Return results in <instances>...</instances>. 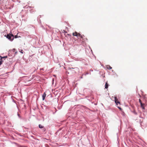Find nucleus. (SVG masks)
<instances>
[{
	"mask_svg": "<svg viewBox=\"0 0 147 147\" xmlns=\"http://www.w3.org/2000/svg\"><path fill=\"white\" fill-rule=\"evenodd\" d=\"M6 37L11 41H12L14 38V36L12 34H8Z\"/></svg>",
	"mask_w": 147,
	"mask_h": 147,
	"instance_id": "1",
	"label": "nucleus"
},
{
	"mask_svg": "<svg viewBox=\"0 0 147 147\" xmlns=\"http://www.w3.org/2000/svg\"><path fill=\"white\" fill-rule=\"evenodd\" d=\"M115 102L116 103V104H117V105H118V104H120V102L118 101L117 98L116 97H115Z\"/></svg>",
	"mask_w": 147,
	"mask_h": 147,
	"instance_id": "2",
	"label": "nucleus"
},
{
	"mask_svg": "<svg viewBox=\"0 0 147 147\" xmlns=\"http://www.w3.org/2000/svg\"><path fill=\"white\" fill-rule=\"evenodd\" d=\"M79 33H78L77 32H75L73 33V36H76L78 37L79 36Z\"/></svg>",
	"mask_w": 147,
	"mask_h": 147,
	"instance_id": "3",
	"label": "nucleus"
},
{
	"mask_svg": "<svg viewBox=\"0 0 147 147\" xmlns=\"http://www.w3.org/2000/svg\"><path fill=\"white\" fill-rule=\"evenodd\" d=\"M141 107L143 109H145V104L144 103H143L140 105Z\"/></svg>",
	"mask_w": 147,
	"mask_h": 147,
	"instance_id": "4",
	"label": "nucleus"
},
{
	"mask_svg": "<svg viewBox=\"0 0 147 147\" xmlns=\"http://www.w3.org/2000/svg\"><path fill=\"white\" fill-rule=\"evenodd\" d=\"M46 96V94L45 92L44 93L42 96V100H45V97Z\"/></svg>",
	"mask_w": 147,
	"mask_h": 147,
	"instance_id": "5",
	"label": "nucleus"
},
{
	"mask_svg": "<svg viewBox=\"0 0 147 147\" xmlns=\"http://www.w3.org/2000/svg\"><path fill=\"white\" fill-rule=\"evenodd\" d=\"M106 68L109 69H112V67L109 65H107L106 66Z\"/></svg>",
	"mask_w": 147,
	"mask_h": 147,
	"instance_id": "6",
	"label": "nucleus"
},
{
	"mask_svg": "<svg viewBox=\"0 0 147 147\" xmlns=\"http://www.w3.org/2000/svg\"><path fill=\"white\" fill-rule=\"evenodd\" d=\"M108 87V84L107 82H106L105 85V88L107 89Z\"/></svg>",
	"mask_w": 147,
	"mask_h": 147,
	"instance_id": "7",
	"label": "nucleus"
},
{
	"mask_svg": "<svg viewBox=\"0 0 147 147\" xmlns=\"http://www.w3.org/2000/svg\"><path fill=\"white\" fill-rule=\"evenodd\" d=\"M7 56H4V57H2L1 56H0V57L1 58V59H3V58H7Z\"/></svg>",
	"mask_w": 147,
	"mask_h": 147,
	"instance_id": "8",
	"label": "nucleus"
},
{
	"mask_svg": "<svg viewBox=\"0 0 147 147\" xmlns=\"http://www.w3.org/2000/svg\"><path fill=\"white\" fill-rule=\"evenodd\" d=\"M0 66L2 64L3 61L2 59H0Z\"/></svg>",
	"mask_w": 147,
	"mask_h": 147,
	"instance_id": "9",
	"label": "nucleus"
},
{
	"mask_svg": "<svg viewBox=\"0 0 147 147\" xmlns=\"http://www.w3.org/2000/svg\"><path fill=\"white\" fill-rule=\"evenodd\" d=\"M39 128H42L43 127V126H42V125H41L40 124H39Z\"/></svg>",
	"mask_w": 147,
	"mask_h": 147,
	"instance_id": "10",
	"label": "nucleus"
},
{
	"mask_svg": "<svg viewBox=\"0 0 147 147\" xmlns=\"http://www.w3.org/2000/svg\"><path fill=\"white\" fill-rule=\"evenodd\" d=\"M14 2H20V0H12Z\"/></svg>",
	"mask_w": 147,
	"mask_h": 147,
	"instance_id": "11",
	"label": "nucleus"
},
{
	"mask_svg": "<svg viewBox=\"0 0 147 147\" xmlns=\"http://www.w3.org/2000/svg\"><path fill=\"white\" fill-rule=\"evenodd\" d=\"M133 112L135 114V115H137V113H136V111L135 110H134L133 111Z\"/></svg>",
	"mask_w": 147,
	"mask_h": 147,
	"instance_id": "12",
	"label": "nucleus"
},
{
	"mask_svg": "<svg viewBox=\"0 0 147 147\" xmlns=\"http://www.w3.org/2000/svg\"><path fill=\"white\" fill-rule=\"evenodd\" d=\"M78 36L80 37L81 38H83L82 36V35H81L80 34H79Z\"/></svg>",
	"mask_w": 147,
	"mask_h": 147,
	"instance_id": "13",
	"label": "nucleus"
},
{
	"mask_svg": "<svg viewBox=\"0 0 147 147\" xmlns=\"http://www.w3.org/2000/svg\"><path fill=\"white\" fill-rule=\"evenodd\" d=\"M139 102L140 103V105L142 104V101L140 99H139Z\"/></svg>",
	"mask_w": 147,
	"mask_h": 147,
	"instance_id": "14",
	"label": "nucleus"
},
{
	"mask_svg": "<svg viewBox=\"0 0 147 147\" xmlns=\"http://www.w3.org/2000/svg\"><path fill=\"white\" fill-rule=\"evenodd\" d=\"M2 8L1 6V5H0V9H2Z\"/></svg>",
	"mask_w": 147,
	"mask_h": 147,
	"instance_id": "15",
	"label": "nucleus"
},
{
	"mask_svg": "<svg viewBox=\"0 0 147 147\" xmlns=\"http://www.w3.org/2000/svg\"><path fill=\"white\" fill-rule=\"evenodd\" d=\"M118 108L120 109H121V108L120 107H118Z\"/></svg>",
	"mask_w": 147,
	"mask_h": 147,
	"instance_id": "16",
	"label": "nucleus"
},
{
	"mask_svg": "<svg viewBox=\"0 0 147 147\" xmlns=\"http://www.w3.org/2000/svg\"><path fill=\"white\" fill-rule=\"evenodd\" d=\"M15 36V38H17V36Z\"/></svg>",
	"mask_w": 147,
	"mask_h": 147,
	"instance_id": "17",
	"label": "nucleus"
}]
</instances>
